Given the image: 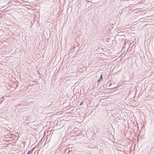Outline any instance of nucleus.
<instances>
[{
  "label": "nucleus",
  "instance_id": "nucleus-1",
  "mask_svg": "<svg viewBox=\"0 0 154 154\" xmlns=\"http://www.w3.org/2000/svg\"><path fill=\"white\" fill-rule=\"evenodd\" d=\"M102 79V75H101L100 77V79L97 81V82H98L99 81H100Z\"/></svg>",
  "mask_w": 154,
  "mask_h": 154
},
{
  "label": "nucleus",
  "instance_id": "nucleus-2",
  "mask_svg": "<svg viewBox=\"0 0 154 154\" xmlns=\"http://www.w3.org/2000/svg\"><path fill=\"white\" fill-rule=\"evenodd\" d=\"M32 152V150H29L28 151L27 154H30Z\"/></svg>",
  "mask_w": 154,
  "mask_h": 154
},
{
  "label": "nucleus",
  "instance_id": "nucleus-3",
  "mask_svg": "<svg viewBox=\"0 0 154 154\" xmlns=\"http://www.w3.org/2000/svg\"><path fill=\"white\" fill-rule=\"evenodd\" d=\"M82 102L80 104V105H81L82 104Z\"/></svg>",
  "mask_w": 154,
  "mask_h": 154
}]
</instances>
